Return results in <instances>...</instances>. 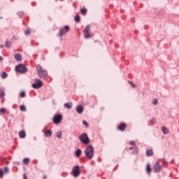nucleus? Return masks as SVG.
<instances>
[{
  "label": "nucleus",
  "mask_w": 179,
  "mask_h": 179,
  "mask_svg": "<svg viewBox=\"0 0 179 179\" xmlns=\"http://www.w3.org/2000/svg\"><path fill=\"white\" fill-rule=\"evenodd\" d=\"M17 163V164H19V162H16Z\"/></svg>",
  "instance_id": "nucleus-47"
},
{
  "label": "nucleus",
  "mask_w": 179,
  "mask_h": 179,
  "mask_svg": "<svg viewBox=\"0 0 179 179\" xmlns=\"http://www.w3.org/2000/svg\"><path fill=\"white\" fill-rule=\"evenodd\" d=\"M67 31H69V26L66 25L64 27H62L59 29V37H64V36L66 34Z\"/></svg>",
  "instance_id": "nucleus-8"
},
{
  "label": "nucleus",
  "mask_w": 179,
  "mask_h": 179,
  "mask_svg": "<svg viewBox=\"0 0 179 179\" xmlns=\"http://www.w3.org/2000/svg\"><path fill=\"white\" fill-rule=\"evenodd\" d=\"M24 179H27V176H26V174H24Z\"/></svg>",
  "instance_id": "nucleus-39"
},
{
  "label": "nucleus",
  "mask_w": 179,
  "mask_h": 179,
  "mask_svg": "<svg viewBox=\"0 0 179 179\" xmlns=\"http://www.w3.org/2000/svg\"><path fill=\"white\" fill-rule=\"evenodd\" d=\"M56 136L57 138H58L59 139H61V138H62V131H59L56 134Z\"/></svg>",
  "instance_id": "nucleus-23"
},
{
  "label": "nucleus",
  "mask_w": 179,
  "mask_h": 179,
  "mask_svg": "<svg viewBox=\"0 0 179 179\" xmlns=\"http://www.w3.org/2000/svg\"><path fill=\"white\" fill-rule=\"evenodd\" d=\"M3 174H8L9 173V169L8 167H4V170L3 171Z\"/></svg>",
  "instance_id": "nucleus-28"
},
{
  "label": "nucleus",
  "mask_w": 179,
  "mask_h": 179,
  "mask_svg": "<svg viewBox=\"0 0 179 179\" xmlns=\"http://www.w3.org/2000/svg\"><path fill=\"white\" fill-rule=\"evenodd\" d=\"M3 59V58H2V57H0V61H2Z\"/></svg>",
  "instance_id": "nucleus-43"
},
{
  "label": "nucleus",
  "mask_w": 179,
  "mask_h": 179,
  "mask_svg": "<svg viewBox=\"0 0 179 179\" xmlns=\"http://www.w3.org/2000/svg\"><path fill=\"white\" fill-rule=\"evenodd\" d=\"M146 155L147 156H152L153 155V150H146Z\"/></svg>",
  "instance_id": "nucleus-20"
},
{
  "label": "nucleus",
  "mask_w": 179,
  "mask_h": 179,
  "mask_svg": "<svg viewBox=\"0 0 179 179\" xmlns=\"http://www.w3.org/2000/svg\"><path fill=\"white\" fill-rule=\"evenodd\" d=\"M80 155H82V150H80V148L78 149L76 152H75V155L76 156V157H79V156H80Z\"/></svg>",
  "instance_id": "nucleus-18"
},
{
  "label": "nucleus",
  "mask_w": 179,
  "mask_h": 179,
  "mask_svg": "<svg viewBox=\"0 0 179 179\" xmlns=\"http://www.w3.org/2000/svg\"><path fill=\"white\" fill-rule=\"evenodd\" d=\"M15 71L20 73H26L27 72V67L24 64H19L15 66Z\"/></svg>",
  "instance_id": "nucleus-4"
},
{
  "label": "nucleus",
  "mask_w": 179,
  "mask_h": 179,
  "mask_svg": "<svg viewBox=\"0 0 179 179\" xmlns=\"http://www.w3.org/2000/svg\"><path fill=\"white\" fill-rule=\"evenodd\" d=\"M20 108L21 111H26L27 110L26 106L24 105H21Z\"/></svg>",
  "instance_id": "nucleus-29"
},
{
  "label": "nucleus",
  "mask_w": 179,
  "mask_h": 179,
  "mask_svg": "<svg viewBox=\"0 0 179 179\" xmlns=\"http://www.w3.org/2000/svg\"><path fill=\"white\" fill-rule=\"evenodd\" d=\"M80 12L82 15H86V13H87V10L86 8H82L80 9Z\"/></svg>",
  "instance_id": "nucleus-25"
},
{
  "label": "nucleus",
  "mask_w": 179,
  "mask_h": 179,
  "mask_svg": "<svg viewBox=\"0 0 179 179\" xmlns=\"http://www.w3.org/2000/svg\"><path fill=\"white\" fill-rule=\"evenodd\" d=\"M131 85H132L133 87H135V84L131 83Z\"/></svg>",
  "instance_id": "nucleus-42"
},
{
  "label": "nucleus",
  "mask_w": 179,
  "mask_h": 179,
  "mask_svg": "<svg viewBox=\"0 0 179 179\" xmlns=\"http://www.w3.org/2000/svg\"><path fill=\"white\" fill-rule=\"evenodd\" d=\"M125 128H127V124H125V123H121L118 127L117 129H119V131H125Z\"/></svg>",
  "instance_id": "nucleus-12"
},
{
  "label": "nucleus",
  "mask_w": 179,
  "mask_h": 179,
  "mask_svg": "<svg viewBox=\"0 0 179 179\" xmlns=\"http://www.w3.org/2000/svg\"><path fill=\"white\" fill-rule=\"evenodd\" d=\"M83 124L86 127V128H89V123H87L85 120L83 121Z\"/></svg>",
  "instance_id": "nucleus-34"
},
{
  "label": "nucleus",
  "mask_w": 179,
  "mask_h": 179,
  "mask_svg": "<svg viewBox=\"0 0 179 179\" xmlns=\"http://www.w3.org/2000/svg\"><path fill=\"white\" fill-rule=\"evenodd\" d=\"M31 31H30V29H26L25 31H24V34L26 35V36H29V34H30V33H31Z\"/></svg>",
  "instance_id": "nucleus-32"
},
{
  "label": "nucleus",
  "mask_w": 179,
  "mask_h": 179,
  "mask_svg": "<svg viewBox=\"0 0 179 179\" xmlns=\"http://www.w3.org/2000/svg\"><path fill=\"white\" fill-rule=\"evenodd\" d=\"M43 179H47V176L44 175Z\"/></svg>",
  "instance_id": "nucleus-40"
},
{
  "label": "nucleus",
  "mask_w": 179,
  "mask_h": 179,
  "mask_svg": "<svg viewBox=\"0 0 179 179\" xmlns=\"http://www.w3.org/2000/svg\"><path fill=\"white\" fill-rule=\"evenodd\" d=\"M0 48H3V45L0 44Z\"/></svg>",
  "instance_id": "nucleus-41"
},
{
  "label": "nucleus",
  "mask_w": 179,
  "mask_h": 179,
  "mask_svg": "<svg viewBox=\"0 0 179 179\" xmlns=\"http://www.w3.org/2000/svg\"><path fill=\"white\" fill-rule=\"evenodd\" d=\"M85 155L89 160H92L94 157V148H93V145H90L86 148Z\"/></svg>",
  "instance_id": "nucleus-2"
},
{
  "label": "nucleus",
  "mask_w": 179,
  "mask_h": 179,
  "mask_svg": "<svg viewBox=\"0 0 179 179\" xmlns=\"http://www.w3.org/2000/svg\"><path fill=\"white\" fill-rule=\"evenodd\" d=\"M162 131L164 135H167V134H169V129L166 127H162Z\"/></svg>",
  "instance_id": "nucleus-17"
},
{
  "label": "nucleus",
  "mask_w": 179,
  "mask_h": 179,
  "mask_svg": "<svg viewBox=\"0 0 179 179\" xmlns=\"http://www.w3.org/2000/svg\"><path fill=\"white\" fill-rule=\"evenodd\" d=\"M29 161H30V159L29 158H24L23 159V163H24V164H29Z\"/></svg>",
  "instance_id": "nucleus-27"
},
{
  "label": "nucleus",
  "mask_w": 179,
  "mask_h": 179,
  "mask_svg": "<svg viewBox=\"0 0 179 179\" xmlns=\"http://www.w3.org/2000/svg\"><path fill=\"white\" fill-rule=\"evenodd\" d=\"M3 97H5V92L0 90V99H3Z\"/></svg>",
  "instance_id": "nucleus-26"
},
{
  "label": "nucleus",
  "mask_w": 179,
  "mask_h": 179,
  "mask_svg": "<svg viewBox=\"0 0 179 179\" xmlns=\"http://www.w3.org/2000/svg\"><path fill=\"white\" fill-rule=\"evenodd\" d=\"M19 137L21 138V139H24L26 138V131H20L19 132Z\"/></svg>",
  "instance_id": "nucleus-14"
},
{
  "label": "nucleus",
  "mask_w": 179,
  "mask_h": 179,
  "mask_svg": "<svg viewBox=\"0 0 179 179\" xmlns=\"http://www.w3.org/2000/svg\"><path fill=\"white\" fill-rule=\"evenodd\" d=\"M132 149H134L133 147L129 148V150H132Z\"/></svg>",
  "instance_id": "nucleus-44"
},
{
  "label": "nucleus",
  "mask_w": 179,
  "mask_h": 179,
  "mask_svg": "<svg viewBox=\"0 0 179 179\" xmlns=\"http://www.w3.org/2000/svg\"><path fill=\"white\" fill-rule=\"evenodd\" d=\"M43 132H44V136H46V137L52 136V131L51 130H46L45 131H43Z\"/></svg>",
  "instance_id": "nucleus-13"
},
{
  "label": "nucleus",
  "mask_w": 179,
  "mask_h": 179,
  "mask_svg": "<svg viewBox=\"0 0 179 179\" xmlns=\"http://www.w3.org/2000/svg\"><path fill=\"white\" fill-rule=\"evenodd\" d=\"M130 145L135 146V141H130Z\"/></svg>",
  "instance_id": "nucleus-38"
},
{
  "label": "nucleus",
  "mask_w": 179,
  "mask_h": 179,
  "mask_svg": "<svg viewBox=\"0 0 179 179\" xmlns=\"http://www.w3.org/2000/svg\"><path fill=\"white\" fill-rule=\"evenodd\" d=\"M151 124H156V119L152 118V120L150 121Z\"/></svg>",
  "instance_id": "nucleus-37"
},
{
  "label": "nucleus",
  "mask_w": 179,
  "mask_h": 179,
  "mask_svg": "<svg viewBox=\"0 0 179 179\" xmlns=\"http://www.w3.org/2000/svg\"><path fill=\"white\" fill-rule=\"evenodd\" d=\"M60 1H64V0H60Z\"/></svg>",
  "instance_id": "nucleus-48"
},
{
  "label": "nucleus",
  "mask_w": 179,
  "mask_h": 179,
  "mask_svg": "<svg viewBox=\"0 0 179 179\" xmlns=\"http://www.w3.org/2000/svg\"><path fill=\"white\" fill-rule=\"evenodd\" d=\"M0 178H3V171L0 169Z\"/></svg>",
  "instance_id": "nucleus-35"
},
{
  "label": "nucleus",
  "mask_w": 179,
  "mask_h": 179,
  "mask_svg": "<svg viewBox=\"0 0 179 179\" xmlns=\"http://www.w3.org/2000/svg\"><path fill=\"white\" fill-rule=\"evenodd\" d=\"M146 170H147V173L148 174H150V173L152 172V168H150V164H148L147 165V168H146Z\"/></svg>",
  "instance_id": "nucleus-21"
},
{
  "label": "nucleus",
  "mask_w": 179,
  "mask_h": 179,
  "mask_svg": "<svg viewBox=\"0 0 179 179\" xmlns=\"http://www.w3.org/2000/svg\"><path fill=\"white\" fill-rule=\"evenodd\" d=\"M83 106H82V105H78L76 107V112L78 113V114H82V113H83Z\"/></svg>",
  "instance_id": "nucleus-11"
},
{
  "label": "nucleus",
  "mask_w": 179,
  "mask_h": 179,
  "mask_svg": "<svg viewBox=\"0 0 179 179\" xmlns=\"http://www.w3.org/2000/svg\"><path fill=\"white\" fill-rule=\"evenodd\" d=\"M0 113H1V115H3V114H5V113H6V110H5V108H1L0 109Z\"/></svg>",
  "instance_id": "nucleus-31"
},
{
  "label": "nucleus",
  "mask_w": 179,
  "mask_h": 179,
  "mask_svg": "<svg viewBox=\"0 0 179 179\" xmlns=\"http://www.w3.org/2000/svg\"><path fill=\"white\" fill-rule=\"evenodd\" d=\"M37 73L40 79H44L45 80L48 78V73L41 67L40 64L36 66Z\"/></svg>",
  "instance_id": "nucleus-1"
},
{
  "label": "nucleus",
  "mask_w": 179,
  "mask_h": 179,
  "mask_svg": "<svg viewBox=\"0 0 179 179\" xmlns=\"http://www.w3.org/2000/svg\"><path fill=\"white\" fill-rule=\"evenodd\" d=\"M0 19H3V17H0Z\"/></svg>",
  "instance_id": "nucleus-46"
},
{
  "label": "nucleus",
  "mask_w": 179,
  "mask_h": 179,
  "mask_svg": "<svg viewBox=\"0 0 179 179\" xmlns=\"http://www.w3.org/2000/svg\"><path fill=\"white\" fill-rule=\"evenodd\" d=\"M72 176L75 177V178H77V177H79V176H80V169L79 168V165L73 167Z\"/></svg>",
  "instance_id": "nucleus-6"
},
{
  "label": "nucleus",
  "mask_w": 179,
  "mask_h": 179,
  "mask_svg": "<svg viewBox=\"0 0 179 179\" xmlns=\"http://www.w3.org/2000/svg\"><path fill=\"white\" fill-rule=\"evenodd\" d=\"M20 97L23 98V97H26V92L24 91H22L20 94Z\"/></svg>",
  "instance_id": "nucleus-30"
},
{
  "label": "nucleus",
  "mask_w": 179,
  "mask_h": 179,
  "mask_svg": "<svg viewBox=\"0 0 179 179\" xmlns=\"http://www.w3.org/2000/svg\"><path fill=\"white\" fill-rule=\"evenodd\" d=\"M75 22H77V23H79V22H80V16H79V15H76Z\"/></svg>",
  "instance_id": "nucleus-24"
},
{
  "label": "nucleus",
  "mask_w": 179,
  "mask_h": 179,
  "mask_svg": "<svg viewBox=\"0 0 179 179\" xmlns=\"http://www.w3.org/2000/svg\"><path fill=\"white\" fill-rule=\"evenodd\" d=\"M15 59H16V61H22V55H20V54L17 53L15 55Z\"/></svg>",
  "instance_id": "nucleus-15"
},
{
  "label": "nucleus",
  "mask_w": 179,
  "mask_h": 179,
  "mask_svg": "<svg viewBox=\"0 0 179 179\" xmlns=\"http://www.w3.org/2000/svg\"><path fill=\"white\" fill-rule=\"evenodd\" d=\"M52 121L56 125H58V124H61V122H62V115L57 114L55 115L53 117Z\"/></svg>",
  "instance_id": "nucleus-7"
},
{
  "label": "nucleus",
  "mask_w": 179,
  "mask_h": 179,
  "mask_svg": "<svg viewBox=\"0 0 179 179\" xmlns=\"http://www.w3.org/2000/svg\"><path fill=\"white\" fill-rule=\"evenodd\" d=\"M154 170L155 173H160L162 171V166H160V162H157L154 165Z\"/></svg>",
  "instance_id": "nucleus-10"
},
{
  "label": "nucleus",
  "mask_w": 179,
  "mask_h": 179,
  "mask_svg": "<svg viewBox=\"0 0 179 179\" xmlns=\"http://www.w3.org/2000/svg\"><path fill=\"white\" fill-rule=\"evenodd\" d=\"M159 103V101H157V99H155L152 101V104L154 106H157V103Z\"/></svg>",
  "instance_id": "nucleus-33"
},
{
  "label": "nucleus",
  "mask_w": 179,
  "mask_h": 179,
  "mask_svg": "<svg viewBox=\"0 0 179 179\" xmlns=\"http://www.w3.org/2000/svg\"><path fill=\"white\" fill-rule=\"evenodd\" d=\"M36 83L32 84V87L34 89H40L43 86V81L40 79L36 78Z\"/></svg>",
  "instance_id": "nucleus-9"
},
{
  "label": "nucleus",
  "mask_w": 179,
  "mask_h": 179,
  "mask_svg": "<svg viewBox=\"0 0 179 179\" xmlns=\"http://www.w3.org/2000/svg\"><path fill=\"white\" fill-rule=\"evenodd\" d=\"M6 78H8V73L5 71H2L1 79H6Z\"/></svg>",
  "instance_id": "nucleus-19"
},
{
  "label": "nucleus",
  "mask_w": 179,
  "mask_h": 179,
  "mask_svg": "<svg viewBox=\"0 0 179 179\" xmlns=\"http://www.w3.org/2000/svg\"><path fill=\"white\" fill-rule=\"evenodd\" d=\"M83 34H84L85 38H92V37H93V35H92V34H90V25H87L85 27Z\"/></svg>",
  "instance_id": "nucleus-5"
},
{
  "label": "nucleus",
  "mask_w": 179,
  "mask_h": 179,
  "mask_svg": "<svg viewBox=\"0 0 179 179\" xmlns=\"http://www.w3.org/2000/svg\"><path fill=\"white\" fill-rule=\"evenodd\" d=\"M129 83H131V85H132V82H131V81H129Z\"/></svg>",
  "instance_id": "nucleus-45"
},
{
  "label": "nucleus",
  "mask_w": 179,
  "mask_h": 179,
  "mask_svg": "<svg viewBox=\"0 0 179 179\" xmlns=\"http://www.w3.org/2000/svg\"><path fill=\"white\" fill-rule=\"evenodd\" d=\"M79 139L82 143H84V145H89L90 143V139L86 133H83L80 135Z\"/></svg>",
  "instance_id": "nucleus-3"
},
{
  "label": "nucleus",
  "mask_w": 179,
  "mask_h": 179,
  "mask_svg": "<svg viewBox=\"0 0 179 179\" xmlns=\"http://www.w3.org/2000/svg\"><path fill=\"white\" fill-rule=\"evenodd\" d=\"M64 106L65 108H72L73 104H72V102H68V103H64Z\"/></svg>",
  "instance_id": "nucleus-16"
},
{
  "label": "nucleus",
  "mask_w": 179,
  "mask_h": 179,
  "mask_svg": "<svg viewBox=\"0 0 179 179\" xmlns=\"http://www.w3.org/2000/svg\"><path fill=\"white\" fill-rule=\"evenodd\" d=\"M6 47L7 48H10V47H12V43L10 41H6Z\"/></svg>",
  "instance_id": "nucleus-22"
},
{
  "label": "nucleus",
  "mask_w": 179,
  "mask_h": 179,
  "mask_svg": "<svg viewBox=\"0 0 179 179\" xmlns=\"http://www.w3.org/2000/svg\"><path fill=\"white\" fill-rule=\"evenodd\" d=\"M17 15H19V16H20V17H22V15H23V12L19 11V12L17 13Z\"/></svg>",
  "instance_id": "nucleus-36"
}]
</instances>
